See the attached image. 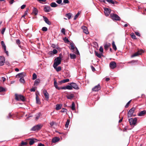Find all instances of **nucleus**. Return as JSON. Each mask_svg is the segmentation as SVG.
Masks as SVG:
<instances>
[{"label":"nucleus","instance_id":"obj_1","mask_svg":"<svg viewBox=\"0 0 146 146\" xmlns=\"http://www.w3.org/2000/svg\"><path fill=\"white\" fill-rule=\"evenodd\" d=\"M135 109V108L133 107L129 110V111L128 112L127 114L128 118H129L131 117L135 116L136 115H135L133 114V113Z\"/></svg>","mask_w":146,"mask_h":146},{"label":"nucleus","instance_id":"obj_2","mask_svg":"<svg viewBox=\"0 0 146 146\" xmlns=\"http://www.w3.org/2000/svg\"><path fill=\"white\" fill-rule=\"evenodd\" d=\"M55 62L54 63L53 65H55L56 66H58L59 65L61 62V57L59 56L57 57L55 59Z\"/></svg>","mask_w":146,"mask_h":146},{"label":"nucleus","instance_id":"obj_3","mask_svg":"<svg viewBox=\"0 0 146 146\" xmlns=\"http://www.w3.org/2000/svg\"><path fill=\"white\" fill-rule=\"evenodd\" d=\"M15 99L16 100L20 101H24L25 99L24 96L21 95L15 94Z\"/></svg>","mask_w":146,"mask_h":146},{"label":"nucleus","instance_id":"obj_4","mask_svg":"<svg viewBox=\"0 0 146 146\" xmlns=\"http://www.w3.org/2000/svg\"><path fill=\"white\" fill-rule=\"evenodd\" d=\"M137 120V119L136 117L134 118H132L129 119V121L130 125H135L136 124Z\"/></svg>","mask_w":146,"mask_h":146},{"label":"nucleus","instance_id":"obj_5","mask_svg":"<svg viewBox=\"0 0 146 146\" xmlns=\"http://www.w3.org/2000/svg\"><path fill=\"white\" fill-rule=\"evenodd\" d=\"M42 125L41 124H38L33 127L31 129V130L33 131L39 130L42 128Z\"/></svg>","mask_w":146,"mask_h":146},{"label":"nucleus","instance_id":"obj_6","mask_svg":"<svg viewBox=\"0 0 146 146\" xmlns=\"http://www.w3.org/2000/svg\"><path fill=\"white\" fill-rule=\"evenodd\" d=\"M110 16L111 19L113 20L116 21H119L120 20V17L116 14H111Z\"/></svg>","mask_w":146,"mask_h":146},{"label":"nucleus","instance_id":"obj_7","mask_svg":"<svg viewBox=\"0 0 146 146\" xmlns=\"http://www.w3.org/2000/svg\"><path fill=\"white\" fill-rule=\"evenodd\" d=\"M144 52V51L142 50H138L137 52L131 55V57H133L135 56H137L139 55H141L142 53Z\"/></svg>","mask_w":146,"mask_h":146},{"label":"nucleus","instance_id":"obj_8","mask_svg":"<svg viewBox=\"0 0 146 146\" xmlns=\"http://www.w3.org/2000/svg\"><path fill=\"white\" fill-rule=\"evenodd\" d=\"M109 66L111 69H114L116 67V64L115 61H111L110 63Z\"/></svg>","mask_w":146,"mask_h":146},{"label":"nucleus","instance_id":"obj_9","mask_svg":"<svg viewBox=\"0 0 146 146\" xmlns=\"http://www.w3.org/2000/svg\"><path fill=\"white\" fill-rule=\"evenodd\" d=\"M5 58L3 56H0V66H3L5 62Z\"/></svg>","mask_w":146,"mask_h":146},{"label":"nucleus","instance_id":"obj_10","mask_svg":"<svg viewBox=\"0 0 146 146\" xmlns=\"http://www.w3.org/2000/svg\"><path fill=\"white\" fill-rule=\"evenodd\" d=\"M70 85H71L72 88L78 90L79 89L77 84L74 83L72 82L70 83Z\"/></svg>","mask_w":146,"mask_h":146},{"label":"nucleus","instance_id":"obj_11","mask_svg":"<svg viewBox=\"0 0 146 146\" xmlns=\"http://www.w3.org/2000/svg\"><path fill=\"white\" fill-rule=\"evenodd\" d=\"M1 43L5 53L7 56H8V52L6 50V46L4 41H2L1 42Z\"/></svg>","mask_w":146,"mask_h":146},{"label":"nucleus","instance_id":"obj_12","mask_svg":"<svg viewBox=\"0 0 146 146\" xmlns=\"http://www.w3.org/2000/svg\"><path fill=\"white\" fill-rule=\"evenodd\" d=\"M101 89V87L99 84H98L97 85L95 86L92 89L93 91L97 92L98 91Z\"/></svg>","mask_w":146,"mask_h":146},{"label":"nucleus","instance_id":"obj_13","mask_svg":"<svg viewBox=\"0 0 146 146\" xmlns=\"http://www.w3.org/2000/svg\"><path fill=\"white\" fill-rule=\"evenodd\" d=\"M44 10L45 12H48L51 11V9L49 6L46 5L44 7Z\"/></svg>","mask_w":146,"mask_h":146},{"label":"nucleus","instance_id":"obj_14","mask_svg":"<svg viewBox=\"0 0 146 146\" xmlns=\"http://www.w3.org/2000/svg\"><path fill=\"white\" fill-rule=\"evenodd\" d=\"M72 88L70 85L62 87V90L68 89L69 90H72Z\"/></svg>","mask_w":146,"mask_h":146},{"label":"nucleus","instance_id":"obj_15","mask_svg":"<svg viewBox=\"0 0 146 146\" xmlns=\"http://www.w3.org/2000/svg\"><path fill=\"white\" fill-rule=\"evenodd\" d=\"M54 86L56 89H57L58 90L62 89V87H59L58 86L57 83L56 82V80L54 79Z\"/></svg>","mask_w":146,"mask_h":146},{"label":"nucleus","instance_id":"obj_16","mask_svg":"<svg viewBox=\"0 0 146 146\" xmlns=\"http://www.w3.org/2000/svg\"><path fill=\"white\" fill-rule=\"evenodd\" d=\"M82 28L83 29V31L85 33L87 34L89 33L88 29L86 27L83 26H82Z\"/></svg>","mask_w":146,"mask_h":146},{"label":"nucleus","instance_id":"obj_17","mask_svg":"<svg viewBox=\"0 0 146 146\" xmlns=\"http://www.w3.org/2000/svg\"><path fill=\"white\" fill-rule=\"evenodd\" d=\"M25 76L26 74L25 73L22 72L18 74L16 76L18 78H23Z\"/></svg>","mask_w":146,"mask_h":146},{"label":"nucleus","instance_id":"obj_18","mask_svg":"<svg viewBox=\"0 0 146 146\" xmlns=\"http://www.w3.org/2000/svg\"><path fill=\"white\" fill-rule=\"evenodd\" d=\"M43 93L44 95L45 98L47 100H48L49 97L48 93L46 90H44L43 91Z\"/></svg>","mask_w":146,"mask_h":146},{"label":"nucleus","instance_id":"obj_19","mask_svg":"<svg viewBox=\"0 0 146 146\" xmlns=\"http://www.w3.org/2000/svg\"><path fill=\"white\" fill-rule=\"evenodd\" d=\"M43 18L44 21L46 23L49 25H51V22L49 21L48 19L45 16H43Z\"/></svg>","mask_w":146,"mask_h":146},{"label":"nucleus","instance_id":"obj_20","mask_svg":"<svg viewBox=\"0 0 146 146\" xmlns=\"http://www.w3.org/2000/svg\"><path fill=\"white\" fill-rule=\"evenodd\" d=\"M111 12L110 9L108 8H106L104 9V13L106 16H108Z\"/></svg>","mask_w":146,"mask_h":146},{"label":"nucleus","instance_id":"obj_21","mask_svg":"<svg viewBox=\"0 0 146 146\" xmlns=\"http://www.w3.org/2000/svg\"><path fill=\"white\" fill-rule=\"evenodd\" d=\"M28 140H30L29 143L31 145H33L35 142V141L36 140V139H29Z\"/></svg>","mask_w":146,"mask_h":146},{"label":"nucleus","instance_id":"obj_22","mask_svg":"<svg viewBox=\"0 0 146 146\" xmlns=\"http://www.w3.org/2000/svg\"><path fill=\"white\" fill-rule=\"evenodd\" d=\"M146 113V111L143 110L139 112L137 114V115L139 116H143Z\"/></svg>","mask_w":146,"mask_h":146},{"label":"nucleus","instance_id":"obj_23","mask_svg":"<svg viewBox=\"0 0 146 146\" xmlns=\"http://www.w3.org/2000/svg\"><path fill=\"white\" fill-rule=\"evenodd\" d=\"M60 139L58 137H55L52 139V141L54 143H55L58 141Z\"/></svg>","mask_w":146,"mask_h":146},{"label":"nucleus","instance_id":"obj_24","mask_svg":"<svg viewBox=\"0 0 146 146\" xmlns=\"http://www.w3.org/2000/svg\"><path fill=\"white\" fill-rule=\"evenodd\" d=\"M57 66H55L54 65H53V67L56 70V71L57 72H59L61 70V68L60 66H58V67H57Z\"/></svg>","mask_w":146,"mask_h":146},{"label":"nucleus","instance_id":"obj_25","mask_svg":"<svg viewBox=\"0 0 146 146\" xmlns=\"http://www.w3.org/2000/svg\"><path fill=\"white\" fill-rule=\"evenodd\" d=\"M62 105L61 104H57L56 106V110H58L62 108Z\"/></svg>","mask_w":146,"mask_h":146},{"label":"nucleus","instance_id":"obj_26","mask_svg":"<svg viewBox=\"0 0 146 146\" xmlns=\"http://www.w3.org/2000/svg\"><path fill=\"white\" fill-rule=\"evenodd\" d=\"M38 10L35 7H34L33 9V13L35 15L37 14L38 13Z\"/></svg>","mask_w":146,"mask_h":146},{"label":"nucleus","instance_id":"obj_27","mask_svg":"<svg viewBox=\"0 0 146 146\" xmlns=\"http://www.w3.org/2000/svg\"><path fill=\"white\" fill-rule=\"evenodd\" d=\"M111 46V44L109 43L105 44L104 45V48L106 50H107L108 47Z\"/></svg>","mask_w":146,"mask_h":146},{"label":"nucleus","instance_id":"obj_28","mask_svg":"<svg viewBox=\"0 0 146 146\" xmlns=\"http://www.w3.org/2000/svg\"><path fill=\"white\" fill-rule=\"evenodd\" d=\"M74 96L73 94H71L67 96L66 97L67 99L71 100L74 97Z\"/></svg>","mask_w":146,"mask_h":146},{"label":"nucleus","instance_id":"obj_29","mask_svg":"<svg viewBox=\"0 0 146 146\" xmlns=\"http://www.w3.org/2000/svg\"><path fill=\"white\" fill-rule=\"evenodd\" d=\"M36 103L38 104H40L41 103L40 101V99L38 97V96L37 95L36 96Z\"/></svg>","mask_w":146,"mask_h":146},{"label":"nucleus","instance_id":"obj_30","mask_svg":"<svg viewBox=\"0 0 146 146\" xmlns=\"http://www.w3.org/2000/svg\"><path fill=\"white\" fill-rule=\"evenodd\" d=\"M70 58L71 59H74L76 57V55L74 54H70Z\"/></svg>","mask_w":146,"mask_h":146},{"label":"nucleus","instance_id":"obj_31","mask_svg":"<svg viewBox=\"0 0 146 146\" xmlns=\"http://www.w3.org/2000/svg\"><path fill=\"white\" fill-rule=\"evenodd\" d=\"M50 5L52 7H57L58 5L55 2H52L51 3Z\"/></svg>","mask_w":146,"mask_h":146},{"label":"nucleus","instance_id":"obj_32","mask_svg":"<svg viewBox=\"0 0 146 146\" xmlns=\"http://www.w3.org/2000/svg\"><path fill=\"white\" fill-rule=\"evenodd\" d=\"M40 80L39 79H36L34 83V85H38V83L40 82Z\"/></svg>","mask_w":146,"mask_h":146},{"label":"nucleus","instance_id":"obj_33","mask_svg":"<svg viewBox=\"0 0 146 146\" xmlns=\"http://www.w3.org/2000/svg\"><path fill=\"white\" fill-rule=\"evenodd\" d=\"M70 122V120L68 119L67 120L66 122V124L65 125V127L66 128H67L68 127V126L69 124V123Z\"/></svg>","mask_w":146,"mask_h":146},{"label":"nucleus","instance_id":"obj_34","mask_svg":"<svg viewBox=\"0 0 146 146\" xmlns=\"http://www.w3.org/2000/svg\"><path fill=\"white\" fill-rule=\"evenodd\" d=\"M70 44L71 47L70 49L73 51L75 48L74 43H71Z\"/></svg>","mask_w":146,"mask_h":146},{"label":"nucleus","instance_id":"obj_35","mask_svg":"<svg viewBox=\"0 0 146 146\" xmlns=\"http://www.w3.org/2000/svg\"><path fill=\"white\" fill-rule=\"evenodd\" d=\"M40 114H41L40 113H38L36 115H35L36 117H35V119L36 120H37L39 119L40 115Z\"/></svg>","mask_w":146,"mask_h":146},{"label":"nucleus","instance_id":"obj_36","mask_svg":"<svg viewBox=\"0 0 146 146\" xmlns=\"http://www.w3.org/2000/svg\"><path fill=\"white\" fill-rule=\"evenodd\" d=\"M131 37L133 39H136V36L133 33H131L130 34Z\"/></svg>","mask_w":146,"mask_h":146},{"label":"nucleus","instance_id":"obj_37","mask_svg":"<svg viewBox=\"0 0 146 146\" xmlns=\"http://www.w3.org/2000/svg\"><path fill=\"white\" fill-rule=\"evenodd\" d=\"M66 16L68 17V19H70L71 17V14L70 13H67L66 15Z\"/></svg>","mask_w":146,"mask_h":146},{"label":"nucleus","instance_id":"obj_38","mask_svg":"<svg viewBox=\"0 0 146 146\" xmlns=\"http://www.w3.org/2000/svg\"><path fill=\"white\" fill-rule=\"evenodd\" d=\"M95 55L98 57L100 58L101 57V54L99 53L98 52L95 51Z\"/></svg>","mask_w":146,"mask_h":146},{"label":"nucleus","instance_id":"obj_39","mask_svg":"<svg viewBox=\"0 0 146 146\" xmlns=\"http://www.w3.org/2000/svg\"><path fill=\"white\" fill-rule=\"evenodd\" d=\"M80 12H78V13L75 16L74 18V20H75L78 17L79 15H80Z\"/></svg>","mask_w":146,"mask_h":146},{"label":"nucleus","instance_id":"obj_40","mask_svg":"<svg viewBox=\"0 0 146 146\" xmlns=\"http://www.w3.org/2000/svg\"><path fill=\"white\" fill-rule=\"evenodd\" d=\"M71 109L72 110H74L75 109V104L74 102L72 103Z\"/></svg>","mask_w":146,"mask_h":146},{"label":"nucleus","instance_id":"obj_41","mask_svg":"<svg viewBox=\"0 0 146 146\" xmlns=\"http://www.w3.org/2000/svg\"><path fill=\"white\" fill-rule=\"evenodd\" d=\"M63 40L65 42L68 43L70 42L69 40L66 37H65L64 38Z\"/></svg>","mask_w":146,"mask_h":146},{"label":"nucleus","instance_id":"obj_42","mask_svg":"<svg viewBox=\"0 0 146 146\" xmlns=\"http://www.w3.org/2000/svg\"><path fill=\"white\" fill-rule=\"evenodd\" d=\"M19 81L21 83H24L25 82V81L23 78H20Z\"/></svg>","mask_w":146,"mask_h":146},{"label":"nucleus","instance_id":"obj_43","mask_svg":"<svg viewBox=\"0 0 146 146\" xmlns=\"http://www.w3.org/2000/svg\"><path fill=\"white\" fill-rule=\"evenodd\" d=\"M6 90L5 88L2 87H0V92L5 91Z\"/></svg>","mask_w":146,"mask_h":146},{"label":"nucleus","instance_id":"obj_44","mask_svg":"<svg viewBox=\"0 0 146 146\" xmlns=\"http://www.w3.org/2000/svg\"><path fill=\"white\" fill-rule=\"evenodd\" d=\"M109 3H111L112 4H114L115 3L114 1L112 0H106Z\"/></svg>","mask_w":146,"mask_h":146},{"label":"nucleus","instance_id":"obj_45","mask_svg":"<svg viewBox=\"0 0 146 146\" xmlns=\"http://www.w3.org/2000/svg\"><path fill=\"white\" fill-rule=\"evenodd\" d=\"M37 78V76L36 74L34 73L33 74V79L35 80Z\"/></svg>","mask_w":146,"mask_h":146},{"label":"nucleus","instance_id":"obj_46","mask_svg":"<svg viewBox=\"0 0 146 146\" xmlns=\"http://www.w3.org/2000/svg\"><path fill=\"white\" fill-rule=\"evenodd\" d=\"M47 30V28L46 27H43L42 28V30L43 31H46Z\"/></svg>","mask_w":146,"mask_h":146},{"label":"nucleus","instance_id":"obj_47","mask_svg":"<svg viewBox=\"0 0 146 146\" xmlns=\"http://www.w3.org/2000/svg\"><path fill=\"white\" fill-rule=\"evenodd\" d=\"M52 52L54 54H56L58 53V51L56 49L53 50Z\"/></svg>","mask_w":146,"mask_h":146},{"label":"nucleus","instance_id":"obj_48","mask_svg":"<svg viewBox=\"0 0 146 146\" xmlns=\"http://www.w3.org/2000/svg\"><path fill=\"white\" fill-rule=\"evenodd\" d=\"M69 81V79H64L63 80V83H65L66 82H68Z\"/></svg>","mask_w":146,"mask_h":146},{"label":"nucleus","instance_id":"obj_49","mask_svg":"<svg viewBox=\"0 0 146 146\" xmlns=\"http://www.w3.org/2000/svg\"><path fill=\"white\" fill-rule=\"evenodd\" d=\"M62 2V0H58L56 1V2L58 4H61L62 5H63V3H61Z\"/></svg>","mask_w":146,"mask_h":146},{"label":"nucleus","instance_id":"obj_50","mask_svg":"<svg viewBox=\"0 0 146 146\" xmlns=\"http://www.w3.org/2000/svg\"><path fill=\"white\" fill-rule=\"evenodd\" d=\"M67 110L64 108H63L62 110H61L60 112H66L67 111Z\"/></svg>","mask_w":146,"mask_h":146},{"label":"nucleus","instance_id":"obj_51","mask_svg":"<svg viewBox=\"0 0 146 146\" xmlns=\"http://www.w3.org/2000/svg\"><path fill=\"white\" fill-rule=\"evenodd\" d=\"M63 3L64 4L68 3H69V1L68 0H64Z\"/></svg>","mask_w":146,"mask_h":146},{"label":"nucleus","instance_id":"obj_52","mask_svg":"<svg viewBox=\"0 0 146 146\" xmlns=\"http://www.w3.org/2000/svg\"><path fill=\"white\" fill-rule=\"evenodd\" d=\"M138 60H133L131 61H130L128 62L129 63H134L135 62H137Z\"/></svg>","mask_w":146,"mask_h":146},{"label":"nucleus","instance_id":"obj_53","mask_svg":"<svg viewBox=\"0 0 146 146\" xmlns=\"http://www.w3.org/2000/svg\"><path fill=\"white\" fill-rule=\"evenodd\" d=\"M61 32L64 34H65V29L64 28H62V29L61 30Z\"/></svg>","mask_w":146,"mask_h":146},{"label":"nucleus","instance_id":"obj_54","mask_svg":"<svg viewBox=\"0 0 146 146\" xmlns=\"http://www.w3.org/2000/svg\"><path fill=\"white\" fill-rule=\"evenodd\" d=\"M131 101V100H130L126 104V105L125 106V108H127V107L129 105V104H130V102Z\"/></svg>","mask_w":146,"mask_h":146},{"label":"nucleus","instance_id":"obj_55","mask_svg":"<svg viewBox=\"0 0 146 146\" xmlns=\"http://www.w3.org/2000/svg\"><path fill=\"white\" fill-rule=\"evenodd\" d=\"M12 117V115L10 113H9L8 116L7 117V118L8 119L10 118H11Z\"/></svg>","mask_w":146,"mask_h":146},{"label":"nucleus","instance_id":"obj_56","mask_svg":"<svg viewBox=\"0 0 146 146\" xmlns=\"http://www.w3.org/2000/svg\"><path fill=\"white\" fill-rule=\"evenodd\" d=\"M99 50L102 53L103 52V49L102 46H101L100 47Z\"/></svg>","mask_w":146,"mask_h":146},{"label":"nucleus","instance_id":"obj_57","mask_svg":"<svg viewBox=\"0 0 146 146\" xmlns=\"http://www.w3.org/2000/svg\"><path fill=\"white\" fill-rule=\"evenodd\" d=\"M29 10V8H27V9L26 10V11H25L24 14L25 15H27V14Z\"/></svg>","mask_w":146,"mask_h":146},{"label":"nucleus","instance_id":"obj_58","mask_svg":"<svg viewBox=\"0 0 146 146\" xmlns=\"http://www.w3.org/2000/svg\"><path fill=\"white\" fill-rule=\"evenodd\" d=\"M16 43L18 44H20V41L19 39H17L16 41Z\"/></svg>","mask_w":146,"mask_h":146},{"label":"nucleus","instance_id":"obj_59","mask_svg":"<svg viewBox=\"0 0 146 146\" xmlns=\"http://www.w3.org/2000/svg\"><path fill=\"white\" fill-rule=\"evenodd\" d=\"M76 52H75V53L77 54H79V52L77 48L76 47Z\"/></svg>","mask_w":146,"mask_h":146},{"label":"nucleus","instance_id":"obj_60","mask_svg":"<svg viewBox=\"0 0 146 146\" xmlns=\"http://www.w3.org/2000/svg\"><path fill=\"white\" fill-rule=\"evenodd\" d=\"M26 6V5H23L21 6V9H23L25 8Z\"/></svg>","mask_w":146,"mask_h":146},{"label":"nucleus","instance_id":"obj_61","mask_svg":"<svg viewBox=\"0 0 146 146\" xmlns=\"http://www.w3.org/2000/svg\"><path fill=\"white\" fill-rule=\"evenodd\" d=\"M135 34H136V35H137V36H140V33L138 32H135Z\"/></svg>","mask_w":146,"mask_h":146},{"label":"nucleus","instance_id":"obj_62","mask_svg":"<svg viewBox=\"0 0 146 146\" xmlns=\"http://www.w3.org/2000/svg\"><path fill=\"white\" fill-rule=\"evenodd\" d=\"M14 0H10V1H9V3L11 5L13 4V3L14 2Z\"/></svg>","mask_w":146,"mask_h":146},{"label":"nucleus","instance_id":"obj_63","mask_svg":"<svg viewBox=\"0 0 146 146\" xmlns=\"http://www.w3.org/2000/svg\"><path fill=\"white\" fill-rule=\"evenodd\" d=\"M35 88H33L30 90V91L31 92H35Z\"/></svg>","mask_w":146,"mask_h":146},{"label":"nucleus","instance_id":"obj_64","mask_svg":"<svg viewBox=\"0 0 146 146\" xmlns=\"http://www.w3.org/2000/svg\"><path fill=\"white\" fill-rule=\"evenodd\" d=\"M38 146H45L44 144L42 143H39L38 145Z\"/></svg>","mask_w":146,"mask_h":146}]
</instances>
